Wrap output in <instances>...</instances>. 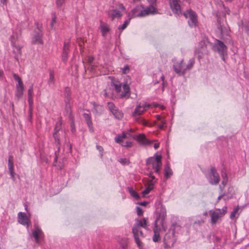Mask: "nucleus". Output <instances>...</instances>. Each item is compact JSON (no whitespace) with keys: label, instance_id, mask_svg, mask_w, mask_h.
I'll return each mask as SVG.
<instances>
[{"label":"nucleus","instance_id":"1","mask_svg":"<svg viewBox=\"0 0 249 249\" xmlns=\"http://www.w3.org/2000/svg\"><path fill=\"white\" fill-rule=\"evenodd\" d=\"M149 226L148 222L145 218L142 219L137 218L135 219V224L132 228V233L133 236L138 247L140 249H142L143 247L142 243L140 241L139 237H143L142 231L141 230L140 228L142 227L145 229H147Z\"/></svg>","mask_w":249,"mask_h":249},{"label":"nucleus","instance_id":"2","mask_svg":"<svg viewBox=\"0 0 249 249\" xmlns=\"http://www.w3.org/2000/svg\"><path fill=\"white\" fill-rule=\"evenodd\" d=\"M195 63L194 58L189 60L187 65L184 63L183 60L179 62H177L173 65L174 71L179 76H183L187 72L192 68Z\"/></svg>","mask_w":249,"mask_h":249},{"label":"nucleus","instance_id":"3","mask_svg":"<svg viewBox=\"0 0 249 249\" xmlns=\"http://www.w3.org/2000/svg\"><path fill=\"white\" fill-rule=\"evenodd\" d=\"M161 159L160 155L155 154L153 157H150L146 160V165L149 167H152L155 170V172L159 174L162 165Z\"/></svg>","mask_w":249,"mask_h":249},{"label":"nucleus","instance_id":"4","mask_svg":"<svg viewBox=\"0 0 249 249\" xmlns=\"http://www.w3.org/2000/svg\"><path fill=\"white\" fill-rule=\"evenodd\" d=\"M149 104L146 103H140L137 106L134 112L132 114L133 116L135 117L136 121L139 123L142 124L144 125L146 124V123L144 120L139 118L138 116L140 115L144 112L149 107Z\"/></svg>","mask_w":249,"mask_h":249},{"label":"nucleus","instance_id":"5","mask_svg":"<svg viewBox=\"0 0 249 249\" xmlns=\"http://www.w3.org/2000/svg\"><path fill=\"white\" fill-rule=\"evenodd\" d=\"M227 207L225 206L222 208V212L220 209H217L218 212L213 211H210V215L211 218V223L213 224H215L217 221L227 213Z\"/></svg>","mask_w":249,"mask_h":249},{"label":"nucleus","instance_id":"6","mask_svg":"<svg viewBox=\"0 0 249 249\" xmlns=\"http://www.w3.org/2000/svg\"><path fill=\"white\" fill-rule=\"evenodd\" d=\"M183 15L186 18H189L188 22L190 27H195L196 25V15L194 12L188 10L184 13Z\"/></svg>","mask_w":249,"mask_h":249},{"label":"nucleus","instance_id":"7","mask_svg":"<svg viewBox=\"0 0 249 249\" xmlns=\"http://www.w3.org/2000/svg\"><path fill=\"white\" fill-rule=\"evenodd\" d=\"M208 180L209 183L212 185H217L219 182V176L214 167L211 168Z\"/></svg>","mask_w":249,"mask_h":249},{"label":"nucleus","instance_id":"8","mask_svg":"<svg viewBox=\"0 0 249 249\" xmlns=\"http://www.w3.org/2000/svg\"><path fill=\"white\" fill-rule=\"evenodd\" d=\"M176 239L174 236V231L173 230L171 232L170 231L166 233L164 237V244L166 247L171 248L176 242Z\"/></svg>","mask_w":249,"mask_h":249},{"label":"nucleus","instance_id":"9","mask_svg":"<svg viewBox=\"0 0 249 249\" xmlns=\"http://www.w3.org/2000/svg\"><path fill=\"white\" fill-rule=\"evenodd\" d=\"M214 47L216 51L222 56V59L224 60V55L227 54V46L222 41L217 40Z\"/></svg>","mask_w":249,"mask_h":249},{"label":"nucleus","instance_id":"10","mask_svg":"<svg viewBox=\"0 0 249 249\" xmlns=\"http://www.w3.org/2000/svg\"><path fill=\"white\" fill-rule=\"evenodd\" d=\"M166 217V210L164 209H161L160 210V212L159 213V216L157 218L156 220L155 221V223L157 222V224L158 222L161 225L162 229L165 231L167 229L166 224L164 222V219Z\"/></svg>","mask_w":249,"mask_h":249},{"label":"nucleus","instance_id":"11","mask_svg":"<svg viewBox=\"0 0 249 249\" xmlns=\"http://www.w3.org/2000/svg\"><path fill=\"white\" fill-rule=\"evenodd\" d=\"M18 222L22 225H26L27 228L29 227L31 222L30 221V216H27L24 213L19 212L18 214Z\"/></svg>","mask_w":249,"mask_h":249},{"label":"nucleus","instance_id":"12","mask_svg":"<svg viewBox=\"0 0 249 249\" xmlns=\"http://www.w3.org/2000/svg\"><path fill=\"white\" fill-rule=\"evenodd\" d=\"M179 0H169L170 8L174 13L178 16L181 14L180 6L178 3Z\"/></svg>","mask_w":249,"mask_h":249},{"label":"nucleus","instance_id":"13","mask_svg":"<svg viewBox=\"0 0 249 249\" xmlns=\"http://www.w3.org/2000/svg\"><path fill=\"white\" fill-rule=\"evenodd\" d=\"M107 107L109 110L111 112L112 114L118 119H121L123 116V113L118 110L112 103H108Z\"/></svg>","mask_w":249,"mask_h":249},{"label":"nucleus","instance_id":"14","mask_svg":"<svg viewBox=\"0 0 249 249\" xmlns=\"http://www.w3.org/2000/svg\"><path fill=\"white\" fill-rule=\"evenodd\" d=\"M155 13H156V10L154 6H150L145 9H144L143 7V9H142L141 12L139 13V15H137V16L139 18H142L148 16L149 14H154Z\"/></svg>","mask_w":249,"mask_h":249},{"label":"nucleus","instance_id":"15","mask_svg":"<svg viewBox=\"0 0 249 249\" xmlns=\"http://www.w3.org/2000/svg\"><path fill=\"white\" fill-rule=\"evenodd\" d=\"M132 138L141 144L151 145L153 143V141L147 140L143 134H141L138 135H134Z\"/></svg>","mask_w":249,"mask_h":249},{"label":"nucleus","instance_id":"16","mask_svg":"<svg viewBox=\"0 0 249 249\" xmlns=\"http://www.w3.org/2000/svg\"><path fill=\"white\" fill-rule=\"evenodd\" d=\"M65 132L62 130L58 129L56 130L53 133V137L55 140V142L56 143L57 146L59 148L60 141V140L63 138L65 137Z\"/></svg>","mask_w":249,"mask_h":249},{"label":"nucleus","instance_id":"17","mask_svg":"<svg viewBox=\"0 0 249 249\" xmlns=\"http://www.w3.org/2000/svg\"><path fill=\"white\" fill-rule=\"evenodd\" d=\"M35 230L33 231V235L36 243L39 242V238L43 235V233L41 229L36 224H35Z\"/></svg>","mask_w":249,"mask_h":249},{"label":"nucleus","instance_id":"18","mask_svg":"<svg viewBox=\"0 0 249 249\" xmlns=\"http://www.w3.org/2000/svg\"><path fill=\"white\" fill-rule=\"evenodd\" d=\"M154 235L153 237V241L155 242L159 241L160 240V228L157 225V222L155 223V227L153 229Z\"/></svg>","mask_w":249,"mask_h":249},{"label":"nucleus","instance_id":"19","mask_svg":"<svg viewBox=\"0 0 249 249\" xmlns=\"http://www.w3.org/2000/svg\"><path fill=\"white\" fill-rule=\"evenodd\" d=\"M107 14L108 18H110L112 20L115 18H119L122 16L120 11L117 10H108L107 12Z\"/></svg>","mask_w":249,"mask_h":249},{"label":"nucleus","instance_id":"20","mask_svg":"<svg viewBox=\"0 0 249 249\" xmlns=\"http://www.w3.org/2000/svg\"><path fill=\"white\" fill-rule=\"evenodd\" d=\"M37 29L38 30V32H36V34L34 35L32 40V43L41 44L43 43V41L41 39L42 34L41 33V31L39 29L38 26H37Z\"/></svg>","mask_w":249,"mask_h":249},{"label":"nucleus","instance_id":"21","mask_svg":"<svg viewBox=\"0 0 249 249\" xmlns=\"http://www.w3.org/2000/svg\"><path fill=\"white\" fill-rule=\"evenodd\" d=\"M8 168L9 173L11 176V178H12L13 180H15V173L14 171V167H13V157L12 156H9L8 159Z\"/></svg>","mask_w":249,"mask_h":249},{"label":"nucleus","instance_id":"22","mask_svg":"<svg viewBox=\"0 0 249 249\" xmlns=\"http://www.w3.org/2000/svg\"><path fill=\"white\" fill-rule=\"evenodd\" d=\"M142 9H143V6L142 5H137L135 8L132 10L129 16L131 18L138 17L137 15H139V13L141 12Z\"/></svg>","mask_w":249,"mask_h":249},{"label":"nucleus","instance_id":"23","mask_svg":"<svg viewBox=\"0 0 249 249\" xmlns=\"http://www.w3.org/2000/svg\"><path fill=\"white\" fill-rule=\"evenodd\" d=\"M66 110L70 120L71 121V128L72 131H74L75 130L74 124V118L71 114V108L70 106H66Z\"/></svg>","mask_w":249,"mask_h":249},{"label":"nucleus","instance_id":"24","mask_svg":"<svg viewBox=\"0 0 249 249\" xmlns=\"http://www.w3.org/2000/svg\"><path fill=\"white\" fill-rule=\"evenodd\" d=\"M83 117L84 118V119H85L86 123L89 126L90 132H93V128L92 123V121L91 120L90 116L88 113H84L83 114Z\"/></svg>","mask_w":249,"mask_h":249},{"label":"nucleus","instance_id":"25","mask_svg":"<svg viewBox=\"0 0 249 249\" xmlns=\"http://www.w3.org/2000/svg\"><path fill=\"white\" fill-rule=\"evenodd\" d=\"M33 86L32 85L28 90V103L30 109H32L33 105Z\"/></svg>","mask_w":249,"mask_h":249},{"label":"nucleus","instance_id":"26","mask_svg":"<svg viewBox=\"0 0 249 249\" xmlns=\"http://www.w3.org/2000/svg\"><path fill=\"white\" fill-rule=\"evenodd\" d=\"M69 40L65 41L64 43V47L62 53V60L63 61H65L67 58V55L68 53L69 50Z\"/></svg>","mask_w":249,"mask_h":249},{"label":"nucleus","instance_id":"27","mask_svg":"<svg viewBox=\"0 0 249 249\" xmlns=\"http://www.w3.org/2000/svg\"><path fill=\"white\" fill-rule=\"evenodd\" d=\"M24 85L20 86H16V97L19 99L20 98L23 93Z\"/></svg>","mask_w":249,"mask_h":249},{"label":"nucleus","instance_id":"28","mask_svg":"<svg viewBox=\"0 0 249 249\" xmlns=\"http://www.w3.org/2000/svg\"><path fill=\"white\" fill-rule=\"evenodd\" d=\"M100 28L103 36H105L107 33L109 31V28L107 25L102 21L100 22Z\"/></svg>","mask_w":249,"mask_h":249},{"label":"nucleus","instance_id":"29","mask_svg":"<svg viewBox=\"0 0 249 249\" xmlns=\"http://www.w3.org/2000/svg\"><path fill=\"white\" fill-rule=\"evenodd\" d=\"M154 185V182L151 181L148 183L147 186L146 188L142 192V194L143 196L148 194L153 189Z\"/></svg>","mask_w":249,"mask_h":249},{"label":"nucleus","instance_id":"30","mask_svg":"<svg viewBox=\"0 0 249 249\" xmlns=\"http://www.w3.org/2000/svg\"><path fill=\"white\" fill-rule=\"evenodd\" d=\"M127 135H128L130 137H132L130 133L128 132L127 133H123L122 135H119L115 137V141L117 143H120L122 142L124 139L127 138Z\"/></svg>","mask_w":249,"mask_h":249},{"label":"nucleus","instance_id":"31","mask_svg":"<svg viewBox=\"0 0 249 249\" xmlns=\"http://www.w3.org/2000/svg\"><path fill=\"white\" fill-rule=\"evenodd\" d=\"M123 89L124 91L120 95V97L121 98L125 97L129 93L130 91L129 87L127 84H125L123 85Z\"/></svg>","mask_w":249,"mask_h":249},{"label":"nucleus","instance_id":"32","mask_svg":"<svg viewBox=\"0 0 249 249\" xmlns=\"http://www.w3.org/2000/svg\"><path fill=\"white\" fill-rule=\"evenodd\" d=\"M172 174L173 173L172 170L171 169L169 166L167 165L164 169L165 177L168 178L170 177Z\"/></svg>","mask_w":249,"mask_h":249},{"label":"nucleus","instance_id":"33","mask_svg":"<svg viewBox=\"0 0 249 249\" xmlns=\"http://www.w3.org/2000/svg\"><path fill=\"white\" fill-rule=\"evenodd\" d=\"M128 190L132 197H134L136 199H139L140 198V196L138 193L133 189V188L128 187Z\"/></svg>","mask_w":249,"mask_h":249},{"label":"nucleus","instance_id":"34","mask_svg":"<svg viewBox=\"0 0 249 249\" xmlns=\"http://www.w3.org/2000/svg\"><path fill=\"white\" fill-rule=\"evenodd\" d=\"M54 81V72L53 71H50L49 79L48 80L49 85H51L53 84Z\"/></svg>","mask_w":249,"mask_h":249},{"label":"nucleus","instance_id":"35","mask_svg":"<svg viewBox=\"0 0 249 249\" xmlns=\"http://www.w3.org/2000/svg\"><path fill=\"white\" fill-rule=\"evenodd\" d=\"M13 78L14 79L18 81V84L16 86H20L23 85V83L21 79V78L19 77V76L15 73H13Z\"/></svg>","mask_w":249,"mask_h":249},{"label":"nucleus","instance_id":"36","mask_svg":"<svg viewBox=\"0 0 249 249\" xmlns=\"http://www.w3.org/2000/svg\"><path fill=\"white\" fill-rule=\"evenodd\" d=\"M65 96L66 97V102H70V96L71 95V89L69 88L66 87L65 89Z\"/></svg>","mask_w":249,"mask_h":249},{"label":"nucleus","instance_id":"37","mask_svg":"<svg viewBox=\"0 0 249 249\" xmlns=\"http://www.w3.org/2000/svg\"><path fill=\"white\" fill-rule=\"evenodd\" d=\"M129 22H130V19H128V20H125L122 25L118 27V29H121V30L124 29L127 26V25H128Z\"/></svg>","mask_w":249,"mask_h":249},{"label":"nucleus","instance_id":"38","mask_svg":"<svg viewBox=\"0 0 249 249\" xmlns=\"http://www.w3.org/2000/svg\"><path fill=\"white\" fill-rule=\"evenodd\" d=\"M165 124L166 121L165 120V119H162V120L160 121V123L158 124V127L162 129L165 126Z\"/></svg>","mask_w":249,"mask_h":249},{"label":"nucleus","instance_id":"39","mask_svg":"<svg viewBox=\"0 0 249 249\" xmlns=\"http://www.w3.org/2000/svg\"><path fill=\"white\" fill-rule=\"evenodd\" d=\"M56 16L53 15L52 17V21L51 22L50 26L52 29H53V25L56 23Z\"/></svg>","mask_w":249,"mask_h":249},{"label":"nucleus","instance_id":"40","mask_svg":"<svg viewBox=\"0 0 249 249\" xmlns=\"http://www.w3.org/2000/svg\"><path fill=\"white\" fill-rule=\"evenodd\" d=\"M65 0H56V4L58 7L62 6L65 3Z\"/></svg>","mask_w":249,"mask_h":249},{"label":"nucleus","instance_id":"41","mask_svg":"<svg viewBox=\"0 0 249 249\" xmlns=\"http://www.w3.org/2000/svg\"><path fill=\"white\" fill-rule=\"evenodd\" d=\"M15 48L13 50L14 52L15 53L21 54V47L20 46H14Z\"/></svg>","mask_w":249,"mask_h":249},{"label":"nucleus","instance_id":"42","mask_svg":"<svg viewBox=\"0 0 249 249\" xmlns=\"http://www.w3.org/2000/svg\"><path fill=\"white\" fill-rule=\"evenodd\" d=\"M137 213L138 216H141L143 214V211L142 209L139 207H136Z\"/></svg>","mask_w":249,"mask_h":249},{"label":"nucleus","instance_id":"43","mask_svg":"<svg viewBox=\"0 0 249 249\" xmlns=\"http://www.w3.org/2000/svg\"><path fill=\"white\" fill-rule=\"evenodd\" d=\"M150 179L148 180V183H150L151 181L154 182V184L156 183V180H155V177L152 176V172H150L149 175Z\"/></svg>","mask_w":249,"mask_h":249},{"label":"nucleus","instance_id":"44","mask_svg":"<svg viewBox=\"0 0 249 249\" xmlns=\"http://www.w3.org/2000/svg\"><path fill=\"white\" fill-rule=\"evenodd\" d=\"M113 85L116 90L118 92H120L121 89V85L120 83L114 84Z\"/></svg>","mask_w":249,"mask_h":249},{"label":"nucleus","instance_id":"45","mask_svg":"<svg viewBox=\"0 0 249 249\" xmlns=\"http://www.w3.org/2000/svg\"><path fill=\"white\" fill-rule=\"evenodd\" d=\"M238 211V208H235L234 210L231 213L230 215V218L231 219H233L235 216V214L237 213Z\"/></svg>","mask_w":249,"mask_h":249},{"label":"nucleus","instance_id":"46","mask_svg":"<svg viewBox=\"0 0 249 249\" xmlns=\"http://www.w3.org/2000/svg\"><path fill=\"white\" fill-rule=\"evenodd\" d=\"M119 161L123 164H127L129 163V160L126 158H122Z\"/></svg>","mask_w":249,"mask_h":249},{"label":"nucleus","instance_id":"47","mask_svg":"<svg viewBox=\"0 0 249 249\" xmlns=\"http://www.w3.org/2000/svg\"><path fill=\"white\" fill-rule=\"evenodd\" d=\"M122 70H123V73L124 74H126V73H128L129 71V66L128 65L125 66Z\"/></svg>","mask_w":249,"mask_h":249},{"label":"nucleus","instance_id":"48","mask_svg":"<svg viewBox=\"0 0 249 249\" xmlns=\"http://www.w3.org/2000/svg\"><path fill=\"white\" fill-rule=\"evenodd\" d=\"M123 146L127 147H131L132 146V142H126L123 145Z\"/></svg>","mask_w":249,"mask_h":249},{"label":"nucleus","instance_id":"49","mask_svg":"<svg viewBox=\"0 0 249 249\" xmlns=\"http://www.w3.org/2000/svg\"><path fill=\"white\" fill-rule=\"evenodd\" d=\"M94 59V57L92 56H89L88 58V62L89 63L91 64Z\"/></svg>","mask_w":249,"mask_h":249},{"label":"nucleus","instance_id":"50","mask_svg":"<svg viewBox=\"0 0 249 249\" xmlns=\"http://www.w3.org/2000/svg\"><path fill=\"white\" fill-rule=\"evenodd\" d=\"M227 180H228V178H223V180L222 181V184L224 186H225V185L226 184V183L227 182Z\"/></svg>","mask_w":249,"mask_h":249},{"label":"nucleus","instance_id":"51","mask_svg":"<svg viewBox=\"0 0 249 249\" xmlns=\"http://www.w3.org/2000/svg\"><path fill=\"white\" fill-rule=\"evenodd\" d=\"M221 175H222V177L223 178H227V176L225 172H222L221 173Z\"/></svg>","mask_w":249,"mask_h":249},{"label":"nucleus","instance_id":"52","mask_svg":"<svg viewBox=\"0 0 249 249\" xmlns=\"http://www.w3.org/2000/svg\"><path fill=\"white\" fill-rule=\"evenodd\" d=\"M156 117H157V120H159V121H161V120H162V119H164L163 117H161V116H160V115H157V116H156Z\"/></svg>","mask_w":249,"mask_h":249},{"label":"nucleus","instance_id":"53","mask_svg":"<svg viewBox=\"0 0 249 249\" xmlns=\"http://www.w3.org/2000/svg\"><path fill=\"white\" fill-rule=\"evenodd\" d=\"M159 147V143H155L154 145V147L155 149H157Z\"/></svg>","mask_w":249,"mask_h":249},{"label":"nucleus","instance_id":"54","mask_svg":"<svg viewBox=\"0 0 249 249\" xmlns=\"http://www.w3.org/2000/svg\"><path fill=\"white\" fill-rule=\"evenodd\" d=\"M225 194L220 195L217 198V202H218L224 196Z\"/></svg>","mask_w":249,"mask_h":249},{"label":"nucleus","instance_id":"55","mask_svg":"<svg viewBox=\"0 0 249 249\" xmlns=\"http://www.w3.org/2000/svg\"><path fill=\"white\" fill-rule=\"evenodd\" d=\"M147 204V202H146V201H143V202L140 203V205H142V206H146Z\"/></svg>","mask_w":249,"mask_h":249},{"label":"nucleus","instance_id":"56","mask_svg":"<svg viewBox=\"0 0 249 249\" xmlns=\"http://www.w3.org/2000/svg\"><path fill=\"white\" fill-rule=\"evenodd\" d=\"M97 149L100 150V151H102L103 150V148L101 147V146H97Z\"/></svg>","mask_w":249,"mask_h":249},{"label":"nucleus","instance_id":"57","mask_svg":"<svg viewBox=\"0 0 249 249\" xmlns=\"http://www.w3.org/2000/svg\"><path fill=\"white\" fill-rule=\"evenodd\" d=\"M147 0L149 1V2H150L151 3H154L156 1V0Z\"/></svg>","mask_w":249,"mask_h":249},{"label":"nucleus","instance_id":"58","mask_svg":"<svg viewBox=\"0 0 249 249\" xmlns=\"http://www.w3.org/2000/svg\"><path fill=\"white\" fill-rule=\"evenodd\" d=\"M160 107L162 109H163L165 107L163 106V105H161L160 106Z\"/></svg>","mask_w":249,"mask_h":249},{"label":"nucleus","instance_id":"59","mask_svg":"<svg viewBox=\"0 0 249 249\" xmlns=\"http://www.w3.org/2000/svg\"><path fill=\"white\" fill-rule=\"evenodd\" d=\"M120 8L122 9V10H124L125 8L124 6H123L122 5H121V6L120 7Z\"/></svg>","mask_w":249,"mask_h":249},{"label":"nucleus","instance_id":"60","mask_svg":"<svg viewBox=\"0 0 249 249\" xmlns=\"http://www.w3.org/2000/svg\"><path fill=\"white\" fill-rule=\"evenodd\" d=\"M161 79L162 81H163V80H164V76H163V75H162V76H161Z\"/></svg>","mask_w":249,"mask_h":249},{"label":"nucleus","instance_id":"61","mask_svg":"<svg viewBox=\"0 0 249 249\" xmlns=\"http://www.w3.org/2000/svg\"><path fill=\"white\" fill-rule=\"evenodd\" d=\"M2 73V72L1 71H0V77L1 76Z\"/></svg>","mask_w":249,"mask_h":249},{"label":"nucleus","instance_id":"62","mask_svg":"<svg viewBox=\"0 0 249 249\" xmlns=\"http://www.w3.org/2000/svg\"><path fill=\"white\" fill-rule=\"evenodd\" d=\"M140 0H133V1L134 2H136V1H140Z\"/></svg>","mask_w":249,"mask_h":249},{"label":"nucleus","instance_id":"63","mask_svg":"<svg viewBox=\"0 0 249 249\" xmlns=\"http://www.w3.org/2000/svg\"><path fill=\"white\" fill-rule=\"evenodd\" d=\"M129 132H133V130L132 129H130L129 130Z\"/></svg>","mask_w":249,"mask_h":249},{"label":"nucleus","instance_id":"64","mask_svg":"<svg viewBox=\"0 0 249 249\" xmlns=\"http://www.w3.org/2000/svg\"><path fill=\"white\" fill-rule=\"evenodd\" d=\"M248 4L249 5V0H248Z\"/></svg>","mask_w":249,"mask_h":249}]
</instances>
